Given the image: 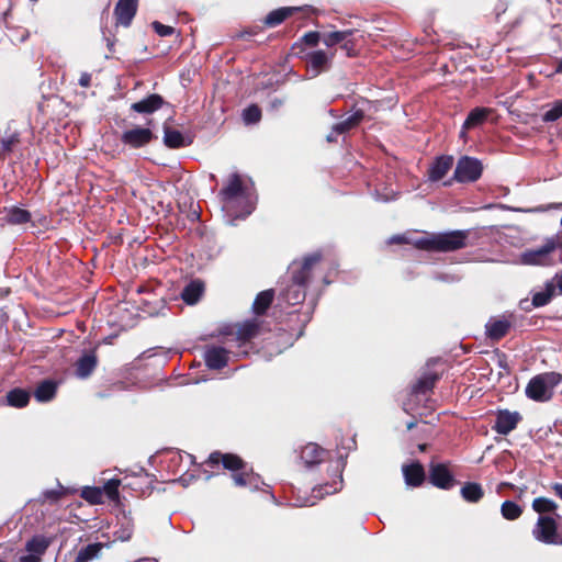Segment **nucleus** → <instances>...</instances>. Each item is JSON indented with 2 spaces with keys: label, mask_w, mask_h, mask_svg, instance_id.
I'll return each instance as SVG.
<instances>
[{
  "label": "nucleus",
  "mask_w": 562,
  "mask_h": 562,
  "mask_svg": "<svg viewBox=\"0 0 562 562\" xmlns=\"http://www.w3.org/2000/svg\"><path fill=\"white\" fill-rule=\"evenodd\" d=\"M554 69H555V72L562 74V58H559L555 60Z\"/></svg>",
  "instance_id": "obj_57"
},
{
  "label": "nucleus",
  "mask_w": 562,
  "mask_h": 562,
  "mask_svg": "<svg viewBox=\"0 0 562 562\" xmlns=\"http://www.w3.org/2000/svg\"><path fill=\"white\" fill-rule=\"evenodd\" d=\"M485 327L487 337L498 341L508 334L512 323L506 318H492Z\"/></svg>",
  "instance_id": "obj_26"
},
{
  "label": "nucleus",
  "mask_w": 562,
  "mask_h": 562,
  "mask_svg": "<svg viewBox=\"0 0 562 562\" xmlns=\"http://www.w3.org/2000/svg\"><path fill=\"white\" fill-rule=\"evenodd\" d=\"M284 101L280 98H274L273 100L270 101V109L271 110H278L279 108H281L283 105Z\"/></svg>",
  "instance_id": "obj_54"
},
{
  "label": "nucleus",
  "mask_w": 562,
  "mask_h": 562,
  "mask_svg": "<svg viewBox=\"0 0 562 562\" xmlns=\"http://www.w3.org/2000/svg\"><path fill=\"white\" fill-rule=\"evenodd\" d=\"M50 544V539L44 536H35L25 544L26 554L19 558V562H41L42 555Z\"/></svg>",
  "instance_id": "obj_16"
},
{
  "label": "nucleus",
  "mask_w": 562,
  "mask_h": 562,
  "mask_svg": "<svg viewBox=\"0 0 562 562\" xmlns=\"http://www.w3.org/2000/svg\"><path fill=\"white\" fill-rule=\"evenodd\" d=\"M352 114L345 119L344 121H340L333 125L334 132H336V135L346 134L355 128H357L361 122L366 117V111L364 109H357L356 105L351 108Z\"/></svg>",
  "instance_id": "obj_22"
},
{
  "label": "nucleus",
  "mask_w": 562,
  "mask_h": 562,
  "mask_svg": "<svg viewBox=\"0 0 562 562\" xmlns=\"http://www.w3.org/2000/svg\"><path fill=\"white\" fill-rule=\"evenodd\" d=\"M416 424H417L416 420L408 422L406 425V429L412 430L416 426Z\"/></svg>",
  "instance_id": "obj_58"
},
{
  "label": "nucleus",
  "mask_w": 562,
  "mask_h": 562,
  "mask_svg": "<svg viewBox=\"0 0 562 562\" xmlns=\"http://www.w3.org/2000/svg\"><path fill=\"white\" fill-rule=\"evenodd\" d=\"M481 232L476 228L432 233L417 238L414 246L424 251L452 252L479 244Z\"/></svg>",
  "instance_id": "obj_2"
},
{
  "label": "nucleus",
  "mask_w": 562,
  "mask_h": 562,
  "mask_svg": "<svg viewBox=\"0 0 562 562\" xmlns=\"http://www.w3.org/2000/svg\"><path fill=\"white\" fill-rule=\"evenodd\" d=\"M428 480L431 485L440 490H451L457 484L448 463L431 461L428 469Z\"/></svg>",
  "instance_id": "obj_8"
},
{
  "label": "nucleus",
  "mask_w": 562,
  "mask_h": 562,
  "mask_svg": "<svg viewBox=\"0 0 562 562\" xmlns=\"http://www.w3.org/2000/svg\"><path fill=\"white\" fill-rule=\"evenodd\" d=\"M120 310H121V307H120L119 305H116V306H115V311H112V312L110 313V315H111V316H113V315L117 314V313L120 312Z\"/></svg>",
  "instance_id": "obj_60"
},
{
  "label": "nucleus",
  "mask_w": 562,
  "mask_h": 562,
  "mask_svg": "<svg viewBox=\"0 0 562 562\" xmlns=\"http://www.w3.org/2000/svg\"><path fill=\"white\" fill-rule=\"evenodd\" d=\"M548 282L553 285L555 294L562 295V271L557 273L554 278Z\"/></svg>",
  "instance_id": "obj_50"
},
{
  "label": "nucleus",
  "mask_w": 562,
  "mask_h": 562,
  "mask_svg": "<svg viewBox=\"0 0 562 562\" xmlns=\"http://www.w3.org/2000/svg\"><path fill=\"white\" fill-rule=\"evenodd\" d=\"M552 209H562V202L561 203H552V204H548V205H539V206H536L533 207L531 211L532 212H546V211H549V210H552ZM561 226H562V216H561V222H560Z\"/></svg>",
  "instance_id": "obj_51"
},
{
  "label": "nucleus",
  "mask_w": 562,
  "mask_h": 562,
  "mask_svg": "<svg viewBox=\"0 0 562 562\" xmlns=\"http://www.w3.org/2000/svg\"><path fill=\"white\" fill-rule=\"evenodd\" d=\"M532 509L538 514L555 513L558 505L554 501L547 497H537L532 501Z\"/></svg>",
  "instance_id": "obj_40"
},
{
  "label": "nucleus",
  "mask_w": 562,
  "mask_h": 562,
  "mask_svg": "<svg viewBox=\"0 0 562 562\" xmlns=\"http://www.w3.org/2000/svg\"><path fill=\"white\" fill-rule=\"evenodd\" d=\"M103 549V544L100 542L90 543L86 547H82L76 557V562H89L94 558L99 557Z\"/></svg>",
  "instance_id": "obj_34"
},
{
  "label": "nucleus",
  "mask_w": 562,
  "mask_h": 562,
  "mask_svg": "<svg viewBox=\"0 0 562 562\" xmlns=\"http://www.w3.org/2000/svg\"><path fill=\"white\" fill-rule=\"evenodd\" d=\"M156 136L149 128L135 127L123 132L121 140L131 148H142L155 139Z\"/></svg>",
  "instance_id": "obj_15"
},
{
  "label": "nucleus",
  "mask_w": 562,
  "mask_h": 562,
  "mask_svg": "<svg viewBox=\"0 0 562 562\" xmlns=\"http://www.w3.org/2000/svg\"><path fill=\"white\" fill-rule=\"evenodd\" d=\"M20 142L19 139V135L18 134H12L11 136H9L8 138H3L1 140V145H2V150L4 153H10L13 147Z\"/></svg>",
  "instance_id": "obj_49"
},
{
  "label": "nucleus",
  "mask_w": 562,
  "mask_h": 562,
  "mask_svg": "<svg viewBox=\"0 0 562 562\" xmlns=\"http://www.w3.org/2000/svg\"><path fill=\"white\" fill-rule=\"evenodd\" d=\"M554 295H555V293H554L553 285L547 281L546 285H544V290L540 291V292H536L532 295L531 303L535 307L546 306L547 304H549L551 302V300Z\"/></svg>",
  "instance_id": "obj_36"
},
{
  "label": "nucleus",
  "mask_w": 562,
  "mask_h": 562,
  "mask_svg": "<svg viewBox=\"0 0 562 562\" xmlns=\"http://www.w3.org/2000/svg\"><path fill=\"white\" fill-rule=\"evenodd\" d=\"M81 497L90 504H100L102 503L103 492L101 487L86 486L81 491Z\"/></svg>",
  "instance_id": "obj_42"
},
{
  "label": "nucleus",
  "mask_w": 562,
  "mask_h": 562,
  "mask_svg": "<svg viewBox=\"0 0 562 562\" xmlns=\"http://www.w3.org/2000/svg\"><path fill=\"white\" fill-rule=\"evenodd\" d=\"M5 218L12 225H20L30 222L31 214L24 209L13 206L7 210Z\"/></svg>",
  "instance_id": "obj_35"
},
{
  "label": "nucleus",
  "mask_w": 562,
  "mask_h": 562,
  "mask_svg": "<svg viewBox=\"0 0 562 562\" xmlns=\"http://www.w3.org/2000/svg\"><path fill=\"white\" fill-rule=\"evenodd\" d=\"M562 117V99L555 100L551 108L543 114L544 122H555Z\"/></svg>",
  "instance_id": "obj_44"
},
{
  "label": "nucleus",
  "mask_w": 562,
  "mask_h": 562,
  "mask_svg": "<svg viewBox=\"0 0 562 562\" xmlns=\"http://www.w3.org/2000/svg\"><path fill=\"white\" fill-rule=\"evenodd\" d=\"M559 542H560V546H562V536L560 537V541Z\"/></svg>",
  "instance_id": "obj_64"
},
{
  "label": "nucleus",
  "mask_w": 562,
  "mask_h": 562,
  "mask_svg": "<svg viewBox=\"0 0 562 562\" xmlns=\"http://www.w3.org/2000/svg\"><path fill=\"white\" fill-rule=\"evenodd\" d=\"M362 102H363V103H367V104H369V103H370V101H369V100H367V99H362Z\"/></svg>",
  "instance_id": "obj_63"
},
{
  "label": "nucleus",
  "mask_w": 562,
  "mask_h": 562,
  "mask_svg": "<svg viewBox=\"0 0 562 562\" xmlns=\"http://www.w3.org/2000/svg\"><path fill=\"white\" fill-rule=\"evenodd\" d=\"M355 34L353 30H344V31H334L329 33L323 34V43L327 47H333L336 45H340V43L345 40L346 36H352Z\"/></svg>",
  "instance_id": "obj_38"
},
{
  "label": "nucleus",
  "mask_w": 562,
  "mask_h": 562,
  "mask_svg": "<svg viewBox=\"0 0 562 562\" xmlns=\"http://www.w3.org/2000/svg\"><path fill=\"white\" fill-rule=\"evenodd\" d=\"M304 12L306 16L316 12L312 7H281L270 11L263 19V24L267 27H276L283 23L286 19L294 15L296 12Z\"/></svg>",
  "instance_id": "obj_11"
},
{
  "label": "nucleus",
  "mask_w": 562,
  "mask_h": 562,
  "mask_svg": "<svg viewBox=\"0 0 562 562\" xmlns=\"http://www.w3.org/2000/svg\"><path fill=\"white\" fill-rule=\"evenodd\" d=\"M333 56L334 53L328 55L326 52L318 49L305 54L302 58L305 60L307 68L313 72V76H317L330 68Z\"/></svg>",
  "instance_id": "obj_18"
},
{
  "label": "nucleus",
  "mask_w": 562,
  "mask_h": 562,
  "mask_svg": "<svg viewBox=\"0 0 562 562\" xmlns=\"http://www.w3.org/2000/svg\"><path fill=\"white\" fill-rule=\"evenodd\" d=\"M90 81H91L90 74H88V72L81 74V76L79 78V85L81 87H85V88L89 87L90 86Z\"/></svg>",
  "instance_id": "obj_53"
},
{
  "label": "nucleus",
  "mask_w": 562,
  "mask_h": 562,
  "mask_svg": "<svg viewBox=\"0 0 562 562\" xmlns=\"http://www.w3.org/2000/svg\"><path fill=\"white\" fill-rule=\"evenodd\" d=\"M552 491L562 499V483H554L552 485Z\"/></svg>",
  "instance_id": "obj_55"
},
{
  "label": "nucleus",
  "mask_w": 562,
  "mask_h": 562,
  "mask_svg": "<svg viewBox=\"0 0 562 562\" xmlns=\"http://www.w3.org/2000/svg\"><path fill=\"white\" fill-rule=\"evenodd\" d=\"M274 300V290L269 289L259 292L252 303V312L257 316L265 315Z\"/></svg>",
  "instance_id": "obj_30"
},
{
  "label": "nucleus",
  "mask_w": 562,
  "mask_h": 562,
  "mask_svg": "<svg viewBox=\"0 0 562 562\" xmlns=\"http://www.w3.org/2000/svg\"><path fill=\"white\" fill-rule=\"evenodd\" d=\"M502 516L507 520L518 519L522 514V508L513 501H505L501 506Z\"/></svg>",
  "instance_id": "obj_41"
},
{
  "label": "nucleus",
  "mask_w": 562,
  "mask_h": 562,
  "mask_svg": "<svg viewBox=\"0 0 562 562\" xmlns=\"http://www.w3.org/2000/svg\"><path fill=\"white\" fill-rule=\"evenodd\" d=\"M263 330V322L258 318L247 319L236 325V340L239 346L251 342L255 338L259 337Z\"/></svg>",
  "instance_id": "obj_13"
},
{
  "label": "nucleus",
  "mask_w": 562,
  "mask_h": 562,
  "mask_svg": "<svg viewBox=\"0 0 562 562\" xmlns=\"http://www.w3.org/2000/svg\"><path fill=\"white\" fill-rule=\"evenodd\" d=\"M427 448H428V445H427V443H419V445H418V450H419L420 452H425V451L427 450Z\"/></svg>",
  "instance_id": "obj_59"
},
{
  "label": "nucleus",
  "mask_w": 562,
  "mask_h": 562,
  "mask_svg": "<svg viewBox=\"0 0 562 562\" xmlns=\"http://www.w3.org/2000/svg\"><path fill=\"white\" fill-rule=\"evenodd\" d=\"M243 119L247 124H256L261 120V109L257 104H250L243 111Z\"/></svg>",
  "instance_id": "obj_43"
},
{
  "label": "nucleus",
  "mask_w": 562,
  "mask_h": 562,
  "mask_svg": "<svg viewBox=\"0 0 562 562\" xmlns=\"http://www.w3.org/2000/svg\"><path fill=\"white\" fill-rule=\"evenodd\" d=\"M229 351L221 346L206 347L204 351V361L209 369L221 370L228 363Z\"/></svg>",
  "instance_id": "obj_19"
},
{
  "label": "nucleus",
  "mask_w": 562,
  "mask_h": 562,
  "mask_svg": "<svg viewBox=\"0 0 562 562\" xmlns=\"http://www.w3.org/2000/svg\"><path fill=\"white\" fill-rule=\"evenodd\" d=\"M164 103V98L154 93L137 102H134L131 105V109L137 113L150 114L159 110Z\"/></svg>",
  "instance_id": "obj_25"
},
{
  "label": "nucleus",
  "mask_w": 562,
  "mask_h": 562,
  "mask_svg": "<svg viewBox=\"0 0 562 562\" xmlns=\"http://www.w3.org/2000/svg\"><path fill=\"white\" fill-rule=\"evenodd\" d=\"M138 10V0H119L113 10L115 27H128Z\"/></svg>",
  "instance_id": "obj_12"
},
{
  "label": "nucleus",
  "mask_w": 562,
  "mask_h": 562,
  "mask_svg": "<svg viewBox=\"0 0 562 562\" xmlns=\"http://www.w3.org/2000/svg\"><path fill=\"white\" fill-rule=\"evenodd\" d=\"M453 166V157L442 155L435 159L428 169V178L430 181L441 180Z\"/></svg>",
  "instance_id": "obj_23"
},
{
  "label": "nucleus",
  "mask_w": 562,
  "mask_h": 562,
  "mask_svg": "<svg viewBox=\"0 0 562 562\" xmlns=\"http://www.w3.org/2000/svg\"><path fill=\"white\" fill-rule=\"evenodd\" d=\"M441 378L442 374L435 370H424L416 381L411 384L409 394L416 398L430 395Z\"/></svg>",
  "instance_id": "obj_10"
},
{
  "label": "nucleus",
  "mask_w": 562,
  "mask_h": 562,
  "mask_svg": "<svg viewBox=\"0 0 562 562\" xmlns=\"http://www.w3.org/2000/svg\"><path fill=\"white\" fill-rule=\"evenodd\" d=\"M562 375L558 372H544L535 375L526 386V395L536 402H547L552 397V390L560 384Z\"/></svg>",
  "instance_id": "obj_4"
},
{
  "label": "nucleus",
  "mask_w": 562,
  "mask_h": 562,
  "mask_svg": "<svg viewBox=\"0 0 562 562\" xmlns=\"http://www.w3.org/2000/svg\"><path fill=\"white\" fill-rule=\"evenodd\" d=\"M405 483L412 487H419L426 480V472L419 461H414L402 467Z\"/></svg>",
  "instance_id": "obj_21"
},
{
  "label": "nucleus",
  "mask_w": 562,
  "mask_h": 562,
  "mask_svg": "<svg viewBox=\"0 0 562 562\" xmlns=\"http://www.w3.org/2000/svg\"><path fill=\"white\" fill-rule=\"evenodd\" d=\"M337 137L338 135H336V132H334V130L331 128L330 133L326 136V140L328 143H335L337 142Z\"/></svg>",
  "instance_id": "obj_56"
},
{
  "label": "nucleus",
  "mask_w": 562,
  "mask_h": 562,
  "mask_svg": "<svg viewBox=\"0 0 562 562\" xmlns=\"http://www.w3.org/2000/svg\"><path fill=\"white\" fill-rule=\"evenodd\" d=\"M340 49L346 53L348 57H355L358 55L357 50V41L352 36H346L345 40L340 43Z\"/></svg>",
  "instance_id": "obj_45"
},
{
  "label": "nucleus",
  "mask_w": 562,
  "mask_h": 562,
  "mask_svg": "<svg viewBox=\"0 0 562 562\" xmlns=\"http://www.w3.org/2000/svg\"><path fill=\"white\" fill-rule=\"evenodd\" d=\"M306 286L295 281H291V283L286 286V289L282 292L281 296L283 301L292 306L302 304L306 297Z\"/></svg>",
  "instance_id": "obj_24"
},
{
  "label": "nucleus",
  "mask_w": 562,
  "mask_h": 562,
  "mask_svg": "<svg viewBox=\"0 0 562 562\" xmlns=\"http://www.w3.org/2000/svg\"><path fill=\"white\" fill-rule=\"evenodd\" d=\"M321 40L323 41V34L317 31H310L300 38V42L293 44L292 50L299 49L300 52H303V45L315 47L318 45Z\"/></svg>",
  "instance_id": "obj_37"
},
{
  "label": "nucleus",
  "mask_w": 562,
  "mask_h": 562,
  "mask_svg": "<svg viewBox=\"0 0 562 562\" xmlns=\"http://www.w3.org/2000/svg\"><path fill=\"white\" fill-rule=\"evenodd\" d=\"M192 139L186 137L180 131L165 126L164 144L171 149H178L191 145Z\"/></svg>",
  "instance_id": "obj_28"
},
{
  "label": "nucleus",
  "mask_w": 562,
  "mask_h": 562,
  "mask_svg": "<svg viewBox=\"0 0 562 562\" xmlns=\"http://www.w3.org/2000/svg\"><path fill=\"white\" fill-rule=\"evenodd\" d=\"M57 384L50 380H46L37 385L34 396L38 402H47L55 396Z\"/></svg>",
  "instance_id": "obj_33"
},
{
  "label": "nucleus",
  "mask_w": 562,
  "mask_h": 562,
  "mask_svg": "<svg viewBox=\"0 0 562 562\" xmlns=\"http://www.w3.org/2000/svg\"><path fill=\"white\" fill-rule=\"evenodd\" d=\"M246 188L243 183L241 177L238 173H233L227 180V184L220 191V196L225 207H228L237 198L244 196Z\"/></svg>",
  "instance_id": "obj_17"
},
{
  "label": "nucleus",
  "mask_w": 562,
  "mask_h": 562,
  "mask_svg": "<svg viewBox=\"0 0 562 562\" xmlns=\"http://www.w3.org/2000/svg\"><path fill=\"white\" fill-rule=\"evenodd\" d=\"M259 31H260L259 27H249V29L240 32L239 34H237V37H239V38H248L250 36L257 35L259 33Z\"/></svg>",
  "instance_id": "obj_52"
},
{
  "label": "nucleus",
  "mask_w": 562,
  "mask_h": 562,
  "mask_svg": "<svg viewBox=\"0 0 562 562\" xmlns=\"http://www.w3.org/2000/svg\"><path fill=\"white\" fill-rule=\"evenodd\" d=\"M142 476H124L123 479H108V506H111V515L114 519H108V528H112L113 541H127L133 535V519L126 512V491L142 488Z\"/></svg>",
  "instance_id": "obj_1"
},
{
  "label": "nucleus",
  "mask_w": 562,
  "mask_h": 562,
  "mask_svg": "<svg viewBox=\"0 0 562 562\" xmlns=\"http://www.w3.org/2000/svg\"><path fill=\"white\" fill-rule=\"evenodd\" d=\"M490 113L491 109L487 108H474L471 110L462 125V133L482 125L488 117Z\"/></svg>",
  "instance_id": "obj_31"
},
{
  "label": "nucleus",
  "mask_w": 562,
  "mask_h": 562,
  "mask_svg": "<svg viewBox=\"0 0 562 562\" xmlns=\"http://www.w3.org/2000/svg\"><path fill=\"white\" fill-rule=\"evenodd\" d=\"M64 492L61 491H58V490H47V491H44L41 496H40V501L42 503H45V502H50V503H55L57 502L60 496L63 495Z\"/></svg>",
  "instance_id": "obj_48"
},
{
  "label": "nucleus",
  "mask_w": 562,
  "mask_h": 562,
  "mask_svg": "<svg viewBox=\"0 0 562 562\" xmlns=\"http://www.w3.org/2000/svg\"><path fill=\"white\" fill-rule=\"evenodd\" d=\"M30 401V394L21 389H14L7 394L8 405L24 407Z\"/></svg>",
  "instance_id": "obj_39"
},
{
  "label": "nucleus",
  "mask_w": 562,
  "mask_h": 562,
  "mask_svg": "<svg viewBox=\"0 0 562 562\" xmlns=\"http://www.w3.org/2000/svg\"><path fill=\"white\" fill-rule=\"evenodd\" d=\"M204 464L211 469L217 470L222 467L229 471L234 484L238 487H246L252 483V469L238 454L216 450L210 453Z\"/></svg>",
  "instance_id": "obj_3"
},
{
  "label": "nucleus",
  "mask_w": 562,
  "mask_h": 562,
  "mask_svg": "<svg viewBox=\"0 0 562 562\" xmlns=\"http://www.w3.org/2000/svg\"><path fill=\"white\" fill-rule=\"evenodd\" d=\"M342 485V475L339 473L336 480H333L331 483H325L319 485L318 492L322 494H333L338 492Z\"/></svg>",
  "instance_id": "obj_46"
},
{
  "label": "nucleus",
  "mask_w": 562,
  "mask_h": 562,
  "mask_svg": "<svg viewBox=\"0 0 562 562\" xmlns=\"http://www.w3.org/2000/svg\"><path fill=\"white\" fill-rule=\"evenodd\" d=\"M291 317H299V313L296 311L289 313Z\"/></svg>",
  "instance_id": "obj_62"
},
{
  "label": "nucleus",
  "mask_w": 562,
  "mask_h": 562,
  "mask_svg": "<svg viewBox=\"0 0 562 562\" xmlns=\"http://www.w3.org/2000/svg\"><path fill=\"white\" fill-rule=\"evenodd\" d=\"M483 172L482 162L473 157H461L453 172V180L460 183L474 182L479 180Z\"/></svg>",
  "instance_id": "obj_6"
},
{
  "label": "nucleus",
  "mask_w": 562,
  "mask_h": 562,
  "mask_svg": "<svg viewBox=\"0 0 562 562\" xmlns=\"http://www.w3.org/2000/svg\"><path fill=\"white\" fill-rule=\"evenodd\" d=\"M98 360L93 351L82 355L75 364V374L79 379H87L97 367Z\"/></svg>",
  "instance_id": "obj_27"
},
{
  "label": "nucleus",
  "mask_w": 562,
  "mask_h": 562,
  "mask_svg": "<svg viewBox=\"0 0 562 562\" xmlns=\"http://www.w3.org/2000/svg\"><path fill=\"white\" fill-rule=\"evenodd\" d=\"M151 27L159 36H170L175 33V29L172 26L165 25L159 21H154L151 23Z\"/></svg>",
  "instance_id": "obj_47"
},
{
  "label": "nucleus",
  "mask_w": 562,
  "mask_h": 562,
  "mask_svg": "<svg viewBox=\"0 0 562 562\" xmlns=\"http://www.w3.org/2000/svg\"><path fill=\"white\" fill-rule=\"evenodd\" d=\"M460 494L465 502L475 504L484 497V490L480 483L465 482Z\"/></svg>",
  "instance_id": "obj_32"
},
{
  "label": "nucleus",
  "mask_w": 562,
  "mask_h": 562,
  "mask_svg": "<svg viewBox=\"0 0 562 562\" xmlns=\"http://www.w3.org/2000/svg\"><path fill=\"white\" fill-rule=\"evenodd\" d=\"M204 293V283L199 280L190 281L181 292V299L189 305L196 304Z\"/></svg>",
  "instance_id": "obj_29"
},
{
  "label": "nucleus",
  "mask_w": 562,
  "mask_h": 562,
  "mask_svg": "<svg viewBox=\"0 0 562 562\" xmlns=\"http://www.w3.org/2000/svg\"><path fill=\"white\" fill-rule=\"evenodd\" d=\"M557 247V241L550 239L537 249L526 250L521 256V260L526 265L552 266L554 263L552 254L555 251Z\"/></svg>",
  "instance_id": "obj_9"
},
{
  "label": "nucleus",
  "mask_w": 562,
  "mask_h": 562,
  "mask_svg": "<svg viewBox=\"0 0 562 562\" xmlns=\"http://www.w3.org/2000/svg\"><path fill=\"white\" fill-rule=\"evenodd\" d=\"M111 239H113V241H114L115 244L121 243V236H119V235H117V236H114V237H111Z\"/></svg>",
  "instance_id": "obj_61"
},
{
  "label": "nucleus",
  "mask_w": 562,
  "mask_h": 562,
  "mask_svg": "<svg viewBox=\"0 0 562 562\" xmlns=\"http://www.w3.org/2000/svg\"><path fill=\"white\" fill-rule=\"evenodd\" d=\"M328 456L329 452L327 450L314 442H310L304 446L300 453L301 460L307 468L324 462Z\"/></svg>",
  "instance_id": "obj_20"
},
{
  "label": "nucleus",
  "mask_w": 562,
  "mask_h": 562,
  "mask_svg": "<svg viewBox=\"0 0 562 562\" xmlns=\"http://www.w3.org/2000/svg\"><path fill=\"white\" fill-rule=\"evenodd\" d=\"M533 537L547 544H560V537L558 535V525L554 518L549 516H539L535 528L532 529Z\"/></svg>",
  "instance_id": "obj_7"
},
{
  "label": "nucleus",
  "mask_w": 562,
  "mask_h": 562,
  "mask_svg": "<svg viewBox=\"0 0 562 562\" xmlns=\"http://www.w3.org/2000/svg\"><path fill=\"white\" fill-rule=\"evenodd\" d=\"M322 258V254L315 251L303 257L301 261H293L290 266L291 281L299 282L307 288Z\"/></svg>",
  "instance_id": "obj_5"
},
{
  "label": "nucleus",
  "mask_w": 562,
  "mask_h": 562,
  "mask_svg": "<svg viewBox=\"0 0 562 562\" xmlns=\"http://www.w3.org/2000/svg\"><path fill=\"white\" fill-rule=\"evenodd\" d=\"M522 420L519 412H510L508 409H498L496 413L495 424L492 429L499 435H508Z\"/></svg>",
  "instance_id": "obj_14"
}]
</instances>
